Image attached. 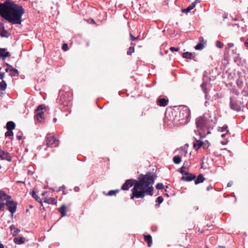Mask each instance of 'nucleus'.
I'll return each mask as SVG.
<instances>
[{
  "label": "nucleus",
  "instance_id": "a18cd8bd",
  "mask_svg": "<svg viewBox=\"0 0 248 248\" xmlns=\"http://www.w3.org/2000/svg\"><path fill=\"white\" fill-rule=\"evenodd\" d=\"M6 65L7 66V68H8V69H9V71H11L12 70H13L14 69H15V68H14L11 65L8 64V63H6Z\"/></svg>",
  "mask_w": 248,
  "mask_h": 248
},
{
  "label": "nucleus",
  "instance_id": "603ef678",
  "mask_svg": "<svg viewBox=\"0 0 248 248\" xmlns=\"http://www.w3.org/2000/svg\"><path fill=\"white\" fill-rule=\"evenodd\" d=\"M4 73H0V79H3L4 78Z\"/></svg>",
  "mask_w": 248,
  "mask_h": 248
},
{
  "label": "nucleus",
  "instance_id": "09e8293b",
  "mask_svg": "<svg viewBox=\"0 0 248 248\" xmlns=\"http://www.w3.org/2000/svg\"><path fill=\"white\" fill-rule=\"evenodd\" d=\"M200 1H201V0H196L195 1H194L192 3H194V6L195 7L196 4L197 3H199Z\"/></svg>",
  "mask_w": 248,
  "mask_h": 248
},
{
  "label": "nucleus",
  "instance_id": "2eb2a0df",
  "mask_svg": "<svg viewBox=\"0 0 248 248\" xmlns=\"http://www.w3.org/2000/svg\"><path fill=\"white\" fill-rule=\"evenodd\" d=\"M25 238L21 236H17L14 239V242L15 244L20 245L25 242Z\"/></svg>",
  "mask_w": 248,
  "mask_h": 248
},
{
  "label": "nucleus",
  "instance_id": "bb28decb",
  "mask_svg": "<svg viewBox=\"0 0 248 248\" xmlns=\"http://www.w3.org/2000/svg\"><path fill=\"white\" fill-rule=\"evenodd\" d=\"M32 196L38 202L41 203V206L43 205V203L42 202L41 199L40 197L36 194L34 191L32 192Z\"/></svg>",
  "mask_w": 248,
  "mask_h": 248
},
{
  "label": "nucleus",
  "instance_id": "9b49d317",
  "mask_svg": "<svg viewBox=\"0 0 248 248\" xmlns=\"http://www.w3.org/2000/svg\"><path fill=\"white\" fill-rule=\"evenodd\" d=\"M0 159L6 160L10 162L11 161V156L9 153L5 152L0 148Z\"/></svg>",
  "mask_w": 248,
  "mask_h": 248
},
{
  "label": "nucleus",
  "instance_id": "3c124183",
  "mask_svg": "<svg viewBox=\"0 0 248 248\" xmlns=\"http://www.w3.org/2000/svg\"><path fill=\"white\" fill-rule=\"evenodd\" d=\"M232 184H233V183H232V181H230V182H229L228 183V184H227V186H228V187H230V186H231L232 185Z\"/></svg>",
  "mask_w": 248,
  "mask_h": 248
},
{
  "label": "nucleus",
  "instance_id": "6e6552de",
  "mask_svg": "<svg viewBox=\"0 0 248 248\" xmlns=\"http://www.w3.org/2000/svg\"><path fill=\"white\" fill-rule=\"evenodd\" d=\"M230 106L232 109L236 111H240L241 110V102L238 101L234 96H231L230 98Z\"/></svg>",
  "mask_w": 248,
  "mask_h": 248
},
{
  "label": "nucleus",
  "instance_id": "f8f14e48",
  "mask_svg": "<svg viewBox=\"0 0 248 248\" xmlns=\"http://www.w3.org/2000/svg\"><path fill=\"white\" fill-rule=\"evenodd\" d=\"M169 99L159 97L157 100V105L160 107H165L169 103Z\"/></svg>",
  "mask_w": 248,
  "mask_h": 248
},
{
  "label": "nucleus",
  "instance_id": "4be33fe9",
  "mask_svg": "<svg viewBox=\"0 0 248 248\" xmlns=\"http://www.w3.org/2000/svg\"><path fill=\"white\" fill-rule=\"evenodd\" d=\"M144 240L147 243L148 246L151 247L152 244V238L150 234L144 235Z\"/></svg>",
  "mask_w": 248,
  "mask_h": 248
},
{
  "label": "nucleus",
  "instance_id": "8fccbe9b",
  "mask_svg": "<svg viewBox=\"0 0 248 248\" xmlns=\"http://www.w3.org/2000/svg\"><path fill=\"white\" fill-rule=\"evenodd\" d=\"M233 46H234V45L233 43H228V47L229 48L232 47Z\"/></svg>",
  "mask_w": 248,
  "mask_h": 248
},
{
  "label": "nucleus",
  "instance_id": "c85d7f7f",
  "mask_svg": "<svg viewBox=\"0 0 248 248\" xmlns=\"http://www.w3.org/2000/svg\"><path fill=\"white\" fill-rule=\"evenodd\" d=\"M188 147V144H186L183 147L181 148V150L182 151V153L186 155L187 153V148Z\"/></svg>",
  "mask_w": 248,
  "mask_h": 248
},
{
  "label": "nucleus",
  "instance_id": "412c9836",
  "mask_svg": "<svg viewBox=\"0 0 248 248\" xmlns=\"http://www.w3.org/2000/svg\"><path fill=\"white\" fill-rule=\"evenodd\" d=\"M7 130H13L16 127L15 124L12 121H9L6 124V126Z\"/></svg>",
  "mask_w": 248,
  "mask_h": 248
},
{
  "label": "nucleus",
  "instance_id": "37998d69",
  "mask_svg": "<svg viewBox=\"0 0 248 248\" xmlns=\"http://www.w3.org/2000/svg\"><path fill=\"white\" fill-rule=\"evenodd\" d=\"M129 34H130V36L131 39L132 41H136L138 39V37L134 36L131 32H130Z\"/></svg>",
  "mask_w": 248,
  "mask_h": 248
},
{
  "label": "nucleus",
  "instance_id": "473e14b6",
  "mask_svg": "<svg viewBox=\"0 0 248 248\" xmlns=\"http://www.w3.org/2000/svg\"><path fill=\"white\" fill-rule=\"evenodd\" d=\"M135 49L134 46H130L127 51V54L128 55H131L134 52Z\"/></svg>",
  "mask_w": 248,
  "mask_h": 248
},
{
  "label": "nucleus",
  "instance_id": "5701e85b",
  "mask_svg": "<svg viewBox=\"0 0 248 248\" xmlns=\"http://www.w3.org/2000/svg\"><path fill=\"white\" fill-rule=\"evenodd\" d=\"M59 211L61 214L62 217H63L66 215V207L64 204L62 205L59 209Z\"/></svg>",
  "mask_w": 248,
  "mask_h": 248
},
{
  "label": "nucleus",
  "instance_id": "de8ad7c7",
  "mask_svg": "<svg viewBox=\"0 0 248 248\" xmlns=\"http://www.w3.org/2000/svg\"><path fill=\"white\" fill-rule=\"evenodd\" d=\"M213 188V186L210 185L208 186L207 187L206 190L207 191H209L211 189H212Z\"/></svg>",
  "mask_w": 248,
  "mask_h": 248
},
{
  "label": "nucleus",
  "instance_id": "c03bdc74",
  "mask_svg": "<svg viewBox=\"0 0 248 248\" xmlns=\"http://www.w3.org/2000/svg\"><path fill=\"white\" fill-rule=\"evenodd\" d=\"M163 198H162V197H161V196L158 197L156 199V202H159V203H161V202H163Z\"/></svg>",
  "mask_w": 248,
  "mask_h": 248
},
{
  "label": "nucleus",
  "instance_id": "cd10ccee",
  "mask_svg": "<svg viewBox=\"0 0 248 248\" xmlns=\"http://www.w3.org/2000/svg\"><path fill=\"white\" fill-rule=\"evenodd\" d=\"M173 161L176 164H179L181 161V158L179 155L174 156L173 158Z\"/></svg>",
  "mask_w": 248,
  "mask_h": 248
},
{
  "label": "nucleus",
  "instance_id": "4468645a",
  "mask_svg": "<svg viewBox=\"0 0 248 248\" xmlns=\"http://www.w3.org/2000/svg\"><path fill=\"white\" fill-rule=\"evenodd\" d=\"M207 83L206 82H203L201 85V87L202 90L203 92L205 94V98L207 100H208L210 99V96H208V90L206 88Z\"/></svg>",
  "mask_w": 248,
  "mask_h": 248
},
{
  "label": "nucleus",
  "instance_id": "0eeeda50",
  "mask_svg": "<svg viewBox=\"0 0 248 248\" xmlns=\"http://www.w3.org/2000/svg\"><path fill=\"white\" fill-rule=\"evenodd\" d=\"M46 141L47 147H51L54 144L55 147L59 146V140L52 134H47Z\"/></svg>",
  "mask_w": 248,
  "mask_h": 248
},
{
  "label": "nucleus",
  "instance_id": "5fc2aeb1",
  "mask_svg": "<svg viewBox=\"0 0 248 248\" xmlns=\"http://www.w3.org/2000/svg\"><path fill=\"white\" fill-rule=\"evenodd\" d=\"M233 93L236 94V95H239V92L238 90H234Z\"/></svg>",
  "mask_w": 248,
  "mask_h": 248
},
{
  "label": "nucleus",
  "instance_id": "69168bd1",
  "mask_svg": "<svg viewBox=\"0 0 248 248\" xmlns=\"http://www.w3.org/2000/svg\"><path fill=\"white\" fill-rule=\"evenodd\" d=\"M226 134H222V137H223L224 136H225V135H226Z\"/></svg>",
  "mask_w": 248,
  "mask_h": 248
},
{
  "label": "nucleus",
  "instance_id": "864d4df0",
  "mask_svg": "<svg viewBox=\"0 0 248 248\" xmlns=\"http://www.w3.org/2000/svg\"><path fill=\"white\" fill-rule=\"evenodd\" d=\"M245 46L247 48H248V38L245 43Z\"/></svg>",
  "mask_w": 248,
  "mask_h": 248
},
{
  "label": "nucleus",
  "instance_id": "79ce46f5",
  "mask_svg": "<svg viewBox=\"0 0 248 248\" xmlns=\"http://www.w3.org/2000/svg\"><path fill=\"white\" fill-rule=\"evenodd\" d=\"M5 203L0 202V211H4Z\"/></svg>",
  "mask_w": 248,
  "mask_h": 248
},
{
  "label": "nucleus",
  "instance_id": "0e129e2a",
  "mask_svg": "<svg viewBox=\"0 0 248 248\" xmlns=\"http://www.w3.org/2000/svg\"><path fill=\"white\" fill-rule=\"evenodd\" d=\"M17 183H24V181H17Z\"/></svg>",
  "mask_w": 248,
  "mask_h": 248
},
{
  "label": "nucleus",
  "instance_id": "423d86ee",
  "mask_svg": "<svg viewBox=\"0 0 248 248\" xmlns=\"http://www.w3.org/2000/svg\"><path fill=\"white\" fill-rule=\"evenodd\" d=\"M46 109V106L44 104L40 105L38 106L35 110V119L40 123H42L44 121V110Z\"/></svg>",
  "mask_w": 248,
  "mask_h": 248
},
{
  "label": "nucleus",
  "instance_id": "393cba45",
  "mask_svg": "<svg viewBox=\"0 0 248 248\" xmlns=\"http://www.w3.org/2000/svg\"><path fill=\"white\" fill-rule=\"evenodd\" d=\"M182 56L183 58L186 59H192L194 56L193 54L191 52H184L182 54Z\"/></svg>",
  "mask_w": 248,
  "mask_h": 248
},
{
  "label": "nucleus",
  "instance_id": "1a4fd4ad",
  "mask_svg": "<svg viewBox=\"0 0 248 248\" xmlns=\"http://www.w3.org/2000/svg\"><path fill=\"white\" fill-rule=\"evenodd\" d=\"M5 205L7 206L8 210L12 214L16 211L17 203L13 200H7Z\"/></svg>",
  "mask_w": 248,
  "mask_h": 248
},
{
  "label": "nucleus",
  "instance_id": "bf43d9fd",
  "mask_svg": "<svg viewBox=\"0 0 248 248\" xmlns=\"http://www.w3.org/2000/svg\"><path fill=\"white\" fill-rule=\"evenodd\" d=\"M232 53L234 54H236V52L234 50H232Z\"/></svg>",
  "mask_w": 248,
  "mask_h": 248
},
{
  "label": "nucleus",
  "instance_id": "f704fd0d",
  "mask_svg": "<svg viewBox=\"0 0 248 248\" xmlns=\"http://www.w3.org/2000/svg\"><path fill=\"white\" fill-rule=\"evenodd\" d=\"M203 44H202V43H199L195 46V48L196 50H201L203 48Z\"/></svg>",
  "mask_w": 248,
  "mask_h": 248
},
{
  "label": "nucleus",
  "instance_id": "b1692460",
  "mask_svg": "<svg viewBox=\"0 0 248 248\" xmlns=\"http://www.w3.org/2000/svg\"><path fill=\"white\" fill-rule=\"evenodd\" d=\"M10 56V53L8 51H6L5 48H0V56L4 58Z\"/></svg>",
  "mask_w": 248,
  "mask_h": 248
},
{
  "label": "nucleus",
  "instance_id": "20e7f679",
  "mask_svg": "<svg viewBox=\"0 0 248 248\" xmlns=\"http://www.w3.org/2000/svg\"><path fill=\"white\" fill-rule=\"evenodd\" d=\"M215 123L207 119L205 116H200L196 120V124L197 128L201 132L199 133L200 138H204L206 135L211 134L210 130L213 129Z\"/></svg>",
  "mask_w": 248,
  "mask_h": 248
},
{
  "label": "nucleus",
  "instance_id": "4d7b16f0",
  "mask_svg": "<svg viewBox=\"0 0 248 248\" xmlns=\"http://www.w3.org/2000/svg\"><path fill=\"white\" fill-rule=\"evenodd\" d=\"M227 142H228V141H224V142H223V141L221 142V143H222V144H223V145H225V144H226Z\"/></svg>",
  "mask_w": 248,
  "mask_h": 248
},
{
  "label": "nucleus",
  "instance_id": "e2e57ef3",
  "mask_svg": "<svg viewBox=\"0 0 248 248\" xmlns=\"http://www.w3.org/2000/svg\"><path fill=\"white\" fill-rule=\"evenodd\" d=\"M46 193H47V192H44L42 194V195H43V196H45Z\"/></svg>",
  "mask_w": 248,
  "mask_h": 248
},
{
  "label": "nucleus",
  "instance_id": "aec40b11",
  "mask_svg": "<svg viewBox=\"0 0 248 248\" xmlns=\"http://www.w3.org/2000/svg\"><path fill=\"white\" fill-rule=\"evenodd\" d=\"M196 143H194L193 147L195 149L198 150L202 145H203L204 142L200 140H197L194 138Z\"/></svg>",
  "mask_w": 248,
  "mask_h": 248
},
{
  "label": "nucleus",
  "instance_id": "a19ab883",
  "mask_svg": "<svg viewBox=\"0 0 248 248\" xmlns=\"http://www.w3.org/2000/svg\"><path fill=\"white\" fill-rule=\"evenodd\" d=\"M155 187L157 189H161L163 188V185L162 183H158Z\"/></svg>",
  "mask_w": 248,
  "mask_h": 248
},
{
  "label": "nucleus",
  "instance_id": "4c0bfd02",
  "mask_svg": "<svg viewBox=\"0 0 248 248\" xmlns=\"http://www.w3.org/2000/svg\"><path fill=\"white\" fill-rule=\"evenodd\" d=\"M216 46L218 48H222L223 46V44L219 41H217L216 42Z\"/></svg>",
  "mask_w": 248,
  "mask_h": 248
},
{
  "label": "nucleus",
  "instance_id": "f257e3e1",
  "mask_svg": "<svg viewBox=\"0 0 248 248\" xmlns=\"http://www.w3.org/2000/svg\"><path fill=\"white\" fill-rule=\"evenodd\" d=\"M156 178V175L154 173L141 174L138 180H127L123 185L121 189L127 190L134 186L131 190V199L143 198L146 195L152 196L154 190L153 185Z\"/></svg>",
  "mask_w": 248,
  "mask_h": 248
},
{
  "label": "nucleus",
  "instance_id": "ddd939ff",
  "mask_svg": "<svg viewBox=\"0 0 248 248\" xmlns=\"http://www.w3.org/2000/svg\"><path fill=\"white\" fill-rule=\"evenodd\" d=\"M11 199V196L7 195L4 191L0 190V202L7 201Z\"/></svg>",
  "mask_w": 248,
  "mask_h": 248
},
{
  "label": "nucleus",
  "instance_id": "58836bf2",
  "mask_svg": "<svg viewBox=\"0 0 248 248\" xmlns=\"http://www.w3.org/2000/svg\"><path fill=\"white\" fill-rule=\"evenodd\" d=\"M167 111H168V108L167 109L166 111V112H165V119H164V123H166V124H167L168 123L169 121V120L168 119V117L167 116Z\"/></svg>",
  "mask_w": 248,
  "mask_h": 248
},
{
  "label": "nucleus",
  "instance_id": "338daca9",
  "mask_svg": "<svg viewBox=\"0 0 248 248\" xmlns=\"http://www.w3.org/2000/svg\"><path fill=\"white\" fill-rule=\"evenodd\" d=\"M219 248H225V247H220Z\"/></svg>",
  "mask_w": 248,
  "mask_h": 248
},
{
  "label": "nucleus",
  "instance_id": "f3484780",
  "mask_svg": "<svg viewBox=\"0 0 248 248\" xmlns=\"http://www.w3.org/2000/svg\"><path fill=\"white\" fill-rule=\"evenodd\" d=\"M11 234L15 236L18 235L20 230L15 225H11L10 227Z\"/></svg>",
  "mask_w": 248,
  "mask_h": 248
},
{
  "label": "nucleus",
  "instance_id": "c9c22d12",
  "mask_svg": "<svg viewBox=\"0 0 248 248\" xmlns=\"http://www.w3.org/2000/svg\"><path fill=\"white\" fill-rule=\"evenodd\" d=\"M14 135V133L12 131V130H8L5 133V137H10V136H13Z\"/></svg>",
  "mask_w": 248,
  "mask_h": 248
},
{
  "label": "nucleus",
  "instance_id": "f03ea898",
  "mask_svg": "<svg viewBox=\"0 0 248 248\" xmlns=\"http://www.w3.org/2000/svg\"><path fill=\"white\" fill-rule=\"evenodd\" d=\"M25 10L22 5L11 0L0 3V16L13 24H21Z\"/></svg>",
  "mask_w": 248,
  "mask_h": 248
},
{
  "label": "nucleus",
  "instance_id": "a211bd4d",
  "mask_svg": "<svg viewBox=\"0 0 248 248\" xmlns=\"http://www.w3.org/2000/svg\"><path fill=\"white\" fill-rule=\"evenodd\" d=\"M0 36L1 37H8L9 34L8 31L4 29L2 25L0 24Z\"/></svg>",
  "mask_w": 248,
  "mask_h": 248
},
{
  "label": "nucleus",
  "instance_id": "c756f323",
  "mask_svg": "<svg viewBox=\"0 0 248 248\" xmlns=\"http://www.w3.org/2000/svg\"><path fill=\"white\" fill-rule=\"evenodd\" d=\"M9 75L11 77L18 76L19 72H18V70L16 69H14V70H12L11 71H10Z\"/></svg>",
  "mask_w": 248,
  "mask_h": 248
},
{
  "label": "nucleus",
  "instance_id": "7ed1b4c3",
  "mask_svg": "<svg viewBox=\"0 0 248 248\" xmlns=\"http://www.w3.org/2000/svg\"><path fill=\"white\" fill-rule=\"evenodd\" d=\"M171 116L174 127H179L188 124L190 120V110L186 106L171 107Z\"/></svg>",
  "mask_w": 248,
  "mask_h": 248
},
{
  "label": "nucleus",
  "instance_id": "72a5a7b5",
  "mask_svg": "<svg viewBox=\"0 0 248 248\" xmlns=\"http://www.w3.org/2000/svg\"><path fill=\"white\" fill-rule=\"evenodd\" d=\"M186 168V166L185 165V164L183 165L182 167L179 168L178 169V171L182 174H184V173H186V171H185L184 170Z\"/></svg>",
  "mask_w": 248,
  "mask_h": 248
},
{
  "label": "nucleus",
  "instance_id": "2f4dec72",
  "mask_svg": "<svg viewBox=\"0 0 248 248\" xmlns=\"http://www.w3.org/2000/svg\"><path fill=\"white\" fill-rule=\"evenodd\" d=\"M120 190H110L109 191L106 195L107 196H112L116 195L117 193H118L119 192Z\"/></svg>",
  "mask_w": 248,
  "mask_h": 248
},
{
  "label": "nucleus",
  "instance_id": "13d9d810",
  "mask_svg": "<svg viewBox=\"0 0 248 248\" xmlns=\"http://www.w3.org/2000/svg\"><path fill=\"white\" fill-rule=\"evenodd\" d=\"M0 248H4V245L0 243Z\"/></svg>",
  "mask_w": 248,
  "mask_h": 248
},
{
  "label": "nucleus",
  "instance_id": "680f3d73",
  "mask_svg": "<svg viewBox=\"0 0 248 248\" xmlns=\"http://www.w3.org/2000/svg\"><path fill=\"white\" fill-rule=\"evenodd\" d=\"M5 71H6V72H9V69H8V68H7L5 69Z\"/></svg>",
  "mask_w": 248,
  "mask_h": 248
},
{
  "label": "nucleus",
  "instance_id": "ea45409f",
  "mask_svg": "<svg viewBox=\"0 0 248 248\" xmlns=\"http://www.w3.org/2000/svg\"><path fill=\"white\" fill-rule=\"evenodd\" d=\"M62 49L63 51H66L68 49V45L66 43L63 44L62 46Z\"/></svg>",
  "mask_w": 248,
  "mask_h": 248
},
{
  "label": "nucleus",
  "instance_id": "dca6fc26",
  "mask_svg": "<svg viewBox=\"0 0 248 248\" xmlns=\"http://www.w3.org/2000/svg\"><path fill=\"white\" fill-rule=\"evenodd\" d=\"M44 202L48 204H56L57 201V199L54 198L45 197L44 199Z\"/></svg>",
  "mask_w": 248,
  "mask_h": 248
},
{
  "label": "nucleus",
  "instance_id": "49530a36",
  "mask_svg": "<svg viewBox=\"0 0 248 248\" xmlns=\"http://www.w3.org/2000/svg\"><path fill=\"white\" fill-rule=\"evenodd\" d=\"M179 50L178 47H171V52L172 51H177Z\"/></svg>",
  "mask_w": 248,
  "mask_h": 248
},
{
  "label": "nucleus",
  "instance_id": "e433bc0d",
  "mask_svg": "<svg viewBox=\"0 0 248 248\" xmlns=\"http://www.w3.org/2000/svg\"><path fill=\"white\" fill-rule=\"evenodd\" d=\"M227 128H228L227 125H224V126H222V127H219L218 128V131H219V132H224V131H225V130H227Z\"/></svg>",
  "mask_w": 248,
  "mask_h": 248
},
{
  "label": "nucleus",
  "instance_id": "774afa93",
  "mask_svg": "<svg viewBox=\"0 0 248 248\" xmlns=\"http://www.w3.org/2000/svg\"><path fill=\"white\" fill-rule=\"evenodd\" d=\"M228 132H229V130H227V133H226V134H227V133H228Z\"/></svg>",
  "mask_w": 248,
  "mask_h": 248
},
{
  "label": "nucleus",
  "instance_id": "6ab92c4d",
  "mask_svg": "<svg viewBox=\"0 0 248 248\" xmlns=\"http://www.w3.org/2000/svg\"><path fill=\"white\" fill-rule=\"evenodd\" d=\"M204 180L205 178L204 177L203 174L201 173L199 174L195 179V184L198 185L201 183H202L204 181Z\"/></svg>",
  "mask_w": 248,
  "mask_h": 248
},
{
  "label": "nucleus",
  "instance_id": "7c9ffc66",
  "mask_svg": "<svg viewBox=\"0 0 248 248\" xmlns=\"http://www.w3.org/2000/svg\"><path fill=\"white\" fill-rule=\"evenodd\" d=\"M7 87V84L4 80H2L0 83V88L1 90H5Z\"/></svg>",
  "mask_w": 248,
  "mask_h": 248
},
{
  "label": "nucleus",
  "instance_id": "9d476101",
  "mask_svg": "<svg viewBox=\"0 0 248 248\" xmlns=\"http://www.w3.org/2000/svg\"><path fill=\"white\" fill-rule=\"evenodd\" d=\"M196 178V175L194 174L190 173L188 172L184 173L181 177V180L184 181L190 182L195 180Z\"/></svg>",
  "mask_w": 248,
  "mask_h": 248
},
{
  "label": "nucleus",
  "instance_id": "052dcab7",
  "mask_svg": "<svg viewBox=\"0 0 248 248\" xmlns=\"http://www.w3.org/2000/svg\"><path fill=\"white\" fill-rule=\"evenodd\" d=\"M17 138H18V139L19 140H20L21 139V136H17Z\"/></svg>",
  "mask_w": 248,
  "mask_h": 248
},
{
  "label": "nucleus",
  "instance_id": "a878e982",
  "mask_svg": "<svg viewBox=\"0 0 248 248\" xmlns=\"http://www.w3.org/2000/svg\"><path fill=\"white\" fill-rule=\"evenodd\" d=\"M194 7H195L194 4L191 3V4L190 6H189L188 7H187L186 8L182 9V12L183 13H188L190 12V11L191 10H192Z\"/></svg>",
  "mask_w": 248,
  "mask_h": 248
},
{
  "label": "nucleus",
  "instance_id": "39448f33",
  "mask_svg": "<svg viewBox=\"0 0 248 248\" xmlns=\"http://www.w3.org/2000/svg\"><path fill=\"white\" fill-rule=\"evenodd\" d=\"M71 100V94L70 92H65L63 91L60 92V96L58 100L60 103L64 106L68 105Z\"/></svg>",
  "mask_w": 248,
  "mask_h": 248
},
{
  "label": "nucleus",
  "instance_id": "6e6d98bb",
  "mask_svg": "<svg viewBox=\"0 0 248 248\" xmlns=\"http://www.w3.org/2000/svg\"><path fill=\"white\" fill-rule=\"evenodd\" d=\"M205 142H206V144H207V147H209L210 145V144L208 140H206Z\"/></svg>",
  "mask_w": 248,
  "mask_h": 248
}]
</instances>
